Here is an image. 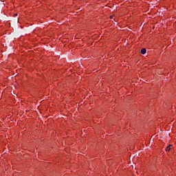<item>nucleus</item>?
I'll use <instances>...</instances> for the list:
<instances>
[{
    "instance_id": "obj_2",
    "label": "nucleus",
    "mask_w": 176,
    "mask_h": 176,
    "mask_svg": "<svg viewBox=\"0 0 176 176\" xmlns=\"http://www.w3.org/2000/svg\"><path fill=\"white\" fill-rule=\"evenodd\" d=\"M170 146H171V145H169V146H168L166 147V151L167 152H170V151H171Z\"/></svg>"
},
{
    "instance_id": "obj_3",
    "label": "nucleus",
    "mask_w": 176,
    "mask_h": 176,
    "mask_svg": "<svg viewBox=\"0 0 176 176\" xmlns=\"http://www.w3.org/2000/svg\"><path fill=\"white\" fill-rule=\"evenodd\" d=\"M110 19H113V16H110Z\"/></svg>"
},
{
    "instance_id": "obj_1",
    "label": "nucleus",
    "mask_w": 176,
    "mask_h": 176,
    "mask_svg": "<svg viewBox=\"0 0 176 176\" xmlns=\"http://www.w3.org/2000/svg\"><path fill=\"white\" fill-rule=\"evenodd\" d=\"M140 53H141L142 54H145V53H146V50L145 48H142V49L141 50Z\"/></svg>"
}]
</instances>
